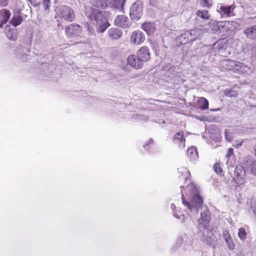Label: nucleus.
Masks as SVG:
<instances>
[{
  "mask_svg": "<svg viewBox=\"0 0 256 256\" xmlns=\"http://www.w3.org/2000/svg\"><path fill=\"white\" fill-rule=\"evenodd\" d=\"M125 2L126 0H108V6L113 9L122 10Z\"/></svg>",
  "mask_w": 256,
  "mask_h": 256,
  "instance_id": "nucleus-16",
  "label": "nucleus"
},
{
  "mask_svg": "<svg viewBox=\"0 0 256 256\" xmlns=\"http://www.w3.org/2000/svg\"><path fill=\"white\" fill-rule=\"evenodd\" d=\"M198 234L201 237L202 240L208 244L211 245L214 240L212 228L206 224L199 222L198 226Z\"/></svg>",
  "mask_w": 256,
  "mask_h": 256,
  "instance_id": "nucleus-4",
  "label": "nucleus"
},
{
  "mask_svg": "<svg viewBox=\"0 0 256 256\" xmlns=\"http://www.w3.org/2000/svg\"><path fill=\"white\" fill-rule=\"evenodd\" d=\"M162 74L168 78L169 81L174 84H178L180 82V73L176 70V67L171 64L168 63L162 68Z\"/></svg>",
  "mask_w": 256,
  "mask_h": 256,
  "instance_id": "nucleus-3",
  "label": "nucleus"
},
{
  "mask_svg": "<svg viewBox=\"0 0 256 256\" xmlns=\"http://www.w3.org/2000/svg\"><path fill=\"white\" fill-rule=\"evenodd\" d=\"M183 240V238L182 236H178L177 238L175 245L173 246L172 249L174 248V250H176V248L180 247V246H181V244H182Z\"/></svg>",
  "mask_w": 256,
  "mask_h": 256,
  "instance_id": "nucleus-38",
  "label": "nucleus"
},
{
  "mask_svg": "<svg viewBox=\"0 0 256 256\" xmlns=\"http://www.w3.org/2000/svg\"><path fill=\"white\" fill-rule=\"evenodd\" d=\"M89 17L92 20H95L96 30L99 33H103L110 26V24L104 15V12L94 10Z\"/></svg>",
  "mask_w": 256,
  "mask_h": 256,
  "instance_id": "nucleus-2",
  "label": "nucleus"
},
{
  "mask_svg": "<svg viewBox=\"0 0 256 256\" xmlns=\"http://www.w3.org/2000/svg\"><path fill=\"white\" fill-rule=\"evenodd\" d=\"M186 190L190 191L192 197L191 202L190 203V204H192V202L195 196L201 198L198 194V188H196V186L194 185L193 184H188L186 186Z\"/></svg>",
  "mask_w": 256,
  "mask_h": 256,
  "instance_id": "nucleus-25",
  "label": "nucleus"
},
{
  "mask_svg": "<svg viewBox=\"0 0 256 256\" xmlns=\"http://www.w3.org/2000/svg\"><path fill=\"white\" fill-rule=\"evenodd\" d=\"M245 174V170L242 166H237L235 168L234 176H232V178L233 181L236 183V186H240L244 184V178Z\"/></svg>",
  "mask_w": 256,
  "mask_h": 256,
  "instance_id": "nucleus-6",
  "label": "nucleus"
},
{
  "mask_svg": "<svg viewBox=\"0 0 256 256\" xmlns=\"http://www.w3.org/2000/svg\"><path fill=\"white\" fill-rule=\"evenodd\" d=\"M187 155L190 161H194L198 158V152L194 148H188L187 150Z\"/></svg>",
  "mask_w": 256,
  "mask_h": 256,
  "instance_id": "nucleus-27",
  "label": "nucleus"
},
{
  "mask_svg": "<svg viewBox=\"0 0 256 256\" xmlns=\"http://www.w3.org/2000/svg\"><path fill=\"white\" fill-rule=\"evenodd\" d=\"M236 6L234 4L230 6H221L218 11L222 14L225 15L227 16H230L231 15H234L233 14V11Z\"/></svg>",
  "mask_w": 256,
  "mask_h": 256,
  "instance_id": "nucleus-19",
  "label": "nucleus"
},
{
  "mask_svg": "<svg viewBox=\"0 0 256 256\" xmlns=\"http://www.w3.org/2000/svg\"><path fill=\"white\" fill-rule=\"evenodd\" d=\"M8 4V0H0V6H6Z\"/></svg>",
  "mask_w": 256,
  "mask_h": 256,
  "instance_id": "nucleus-45",
  "label": "nucleus"
},
{
  "mask_svg": "<svg viewBox=\"0 0 256 256\" xmlns=\"http://www.w3.org/2000/svg\"><path fill=\"white\" fill-rule=\"evenodd\" d=\"M144 4L140 0H137L134 3L130 10V16L131 19L134 21L138 20L143 14Z\"/></svg>",
  "mask_w": 256,
  "mask_h": 256,
  "instance_id": "nucleus-5",
  "label": "nucleus"
},
{
  "mask_svg": "<svg viewBox=\"0 0 256 256\" xmlns=\"http://www.w3.org/2000/svg\"><path fill=\"white\" fill-rule=\"evenodd\" d=\"M225 136H226V138L227 140H228V141H230V139H228V134H227V132H226Z\"/></svg>",
  "mask_w": 256,
  "mask_h": 256,
  "instance_id": "nucleus-51",
  "label": "nucleus"
},
{
  "mask_svg": "<svg viewBox=\"0 0 256 256\" xmlns=\"http://www.w3.org/2000/svg\"><path fill=\"white\" fill-rule=\"evenodd\" d=\"M242 64L231 60H224L220 62V65L226 70L234 69L239 70L242 68Z\"/></svg>",
  "mask_w": 256,
  "mask_h": 256,
  "instance_id": "nucleus-9",
  "label": "nucleus"
},
{
  "mask_svg": "<svg viewBox=\"0 0 256 256\" xmlns=\"http://www.w3.org/2000/svg\"><path fill=\"white\" fill-rule=\"evenodd\" d=\"M224 27L222 25H220L218 24H214L212 28V30L214 33H218L220 34L224 32Z\"/></svg>",
  "mask_w": 256,
  "mask_h": 256,
  "instance_id": "nucleus-30",
  "label": "nucleus"
},
{
  "mask_svg": "<svg viewBox=\"0 0 256 256\" xmlns=\"http://www.w3.org/2000/svg\"><path fill=\"white\" fill-rule=\"evenodd\" d=\"M145 40L144 34L140 30H136L131 35L130 40L136 44H140Z\"/></svg>",
  "mask_w": 256,
  "mask_h": 256,
  "instance_id": "nucleus-13",
  "label": "nucleus"
},
{
  "mask_svg": "<svg viewBox=\"0 0 256 256\" xmlns=\"http://www.w3.org/2000/svg\"><path fill=\"white\" fill-rule=\"evenodd\" d=\"M82 26L76 23H73L67 26L65 28V33L67 37L69 38L78 36L82 32Z\"/></svg>",
  "mask_w": 256,
  "mask_h": 256,
  "instance_id": "nucleus-7",
  "label": "nucleus"
},
{
  "mask_svg": "<svg viewBox=\"0 0 256 256\" xmlns=\"http://www.w3.org/2000/svg\"><path fill=\"white\" fill-rule=\"evenodd\" d=\"M11 13L6 9H2L0 10V28L3 27V25L7 23L10 18Z\"/></svg>",
  "mask_w": 256,
  "mask_h": 256,
  "instance_id": "nucleus-18",
  "label": "nucleus"
},
{
  "mask_svg": "<svg viewBox=\"0 0 256 256\" xmlns=\"http://www.w3.org/2000/svg\"><path fill=\"white\" fill-rule=\"evenodd\" d=\"M200 5L204 8H209L212 6V0H201Z\"/></svg>",
  "mask_w": 256,
  "mask_h": 256,
  "instance_id": "nucleus-36",
  "label": "nucleus"
},
{
  "mask_svg": "<svg viewBox=\"0 0 256 256\" xmlns=\"http://www.w3.org/2000/svg\"><path fill=\"white\" fill-rule=\"evenodd\" d=\"M173 216L177 218H181L182 220V219H184V216L180 212H178L176 210H174Z\"/></svg>",
  "mask_w": 256,
  "mask_h": 256,
  "instance_id": "nucleus-42",
  "label": "nucleus"
},
{
  "mask_svg": "<svg viewBox=\"0 0 256 256\" xmlns=\"http://www.w3.org/2000/svg\"><path fill=\"white\" fill-rule=\"evenodd\" d=\"M122 31L118 28H111L108 30V36L113 40L119 39L122 36Z\"/></svg>",
  "mask_w": 256,
  "mask_h": 256,
  "instance_id": "nucleus-23",
  "label": "nucleus"
},
{
  "mask_svg": "<svg viewBox=\"0 0 256 256\" xmlns=\"http://www.w3.org/2000/svg\"><path fill=\"white\" fill-rule=\"evenodd\" d=\"M6 36L9 40H16L17 39V30L16 28H11L10 25H7L4 30Z\"/></svg>",
  "mask_w": 256,
  "mask_h": 256,
  "instance_id": "nucleus-17",
  "label": "nucleus"
},
{
  "mask_svg": "<svg viewBox=\"0 0 256 256\" xmlns=\"http://www.w3.org/2000/svg\"><path fill=\"white\" fill-rule=\"evenodd\" d=\"M31 42H32V40H30V38H28V44H26V46L28 47L30 46H31Z\"/></svg>",
  "mask_w": 256,
  "mask_h": 256,
  "instance_id": "nucleus-49",
  "label": "nucleus"
},
{
  "mask_svg": "<svg viewBox=\"0 0 256 256\" xmlns=\"http://www.w3.org/2000/svg\"><path fill=\"white\" fill-rule=\"evenodd\" d=\"M246 166L248 170H250L252 174L256 176V160L247 162Z\"/></svg>",
  "mask_w": 256,
  "mask_h": 256,
  "instance_id": "nucleus-28",
  "label": "nucleus"
},
{
  "mask_svg": "<svg viewBox=\"0 0 256 256\" xmlns=\"http://www.w3.org/2000/svg\"><path fill=\"white\" fill-rule=\"evenodd\" d=\"M242 143L243 140H236L234 143L233 146H234L236 148H238L242 145Z\"/></svg>",
  "mask_w": 256,
  "mask_h": 256,
  "instance_id": "nucleus-43",
  "label": "nucleus"
},
{
  "mask_svg": "<svg viewBox=\"0 0 256 256\" xmlns=\"http://www.w3.org/2000/svg\"><path fill=\"white\" fill-rule=\"evenodd\" d=\"M180 169L178 168V172H182V176H184V178L185 180V181H187L188 179L189 176H190V174L189 171H188L186 169H184L183 171H180Z\"/></svg>",
  "mask_w": 256,
  "mask_h": 256,
  "instance_id": "nucleus-37",
  "label": "nucleus"
},
{
  "mask_svg": "<svg viewBox=\"0 0 256 256\" xmlns=\"http://www.w3.org/2000/svg\"><path fill=\"white\" fill-rule=\"evenodd\" d=\"M182 222L184 223L186 227L188 229H192L194 226V222L191 220L190 218L188 217L185 218L184 219H182Z\"/></svg>",
  "mask_w": 256,
  "mask_h": 256,
  "instance_id": "nucleus-33",
  "label": "nucleus"
},
{
  "mask_svg": "<svg viewBox=\"0 0 256 256\" xmlns=\"http://www.w3.org/2000/svg\"><path fill=\"white\" fill-rule=\"evenodd\" d=\"M114 23L116 26L122 28H127L130 26L129 18L124 15L117 16L114 19Z\"/></svg>",
  "mask_w": 256,
  "mask_h": 256,
  "instance_id": "nucleus-10",
  "label": "nucleus"
},
{
  "mask_svg": "<svg viewBox=\"0 0 256 256\" xmlns=\"http://www.w3.org/2000/svg\"><path fill=\"white\" fill-rule=\"evenodd\" d=\"M209 49L211 48L212 50L214 51V52H216L217 50H219L220 48V44L219 42H216L212 45H209L208 46Z\"/></svg>",
  "mask_w": 256,
  "mask_h": 256,
  "instance_id": "nucleus-41",
  "label": "nucleus"
},
{
  "mask_svg": "<svg viewBox=\"0 0 256 256\" xmlns=\"http://www.w3.org/2000/svg\"><path fill=\"white\" fill-rule=\"evenodd\" d=\"M108 0H90V3L93 6L102 9H106L108 7Z\"/></svg>",
  "mask_w": 256,
  "mask_h": 256,
  "instance_id": "nucleus-22",
  "label": "nucleus"
},
{
  "mask_svg": "<svg viewBox=\"0 0 256 256\" xmlns=\"http://www.w3.org/2000/svg\"><path fill=\"white\" fill-rule=\"evenodd\" d=\"M243 32L248 38L255 40L256 38V25L246 28Z\"/></svg>",
  "mask_w": 256,
  "mask_h": 256,
  "instance_id": "nucleus-21",
  "label": "nucleus"
},
{
  "mask_svg": "<svg viewBox=\"0 0 256 256\" xmlns=\"http://www.w3.org/2000/svg\"><path fill=\"white\" fill-rule=\"evenodd\" d=\"M40 4V2H38V3L37 6H38V5H39V4Z\"/></svg>",
  "mask_w": 256,
  "mask_h": 256,
  "instance_id": "nucleus-55",
  "label": "nucleus"
},
{
  "mask_svg": "<svg viewBox=\"0 0 256 256\" xmlns=\"http://www.w3.org/2000/svg\"><path fill=\"white\" fill-rule=\"evenodd\" d=\"M223 236L224 238V240L226 243L229 249L232 250L234 248V246L232 242L231 237L230 236L228 231L224 230L223 232Z\"/></svg>",
  "mask_w": 256,
  "mask_h": 256,
  "instance_id": "nucleus-26",
  "label": "nucleus"
},
{
  "mask_svg": "<svg viewBox=\"0 0 256 256\" xmlns=\"http://www.w3.org/2000/svg\"><path fill=\"white\" fill-rule=\"evenodd\" d=\"M225 94L228 97H234L236 98L238 95V92L237 91L234 90V89H227L225 90L224 92Z\"/></svg>",
  "mask_w": 256,
  "mask_h": 256,
  "instance_id": "nucleus-34",
  "label": "nucleus"
},
{
  "mask_svg": "<svg viewBox=\"0 0 256 256\" xmlns=\"http://www.w3.org/2000/svg\"><path fill=\"white\" fill-rule=\"evenodd\" d=\"M252 54L256 58V46L252 47Z\"/></svg>",
  "mask_w": 256,
  "mask_h": 256,
  "instance_id": "nucleus-48",
  "label": "nucleus"
},
{
  "mask_svg": "<svg viewBox=\"0 0 256 256\" xmlns=\"http://www.w3.org/2000/svg\"><path fill=\"white\" fill-rule=\"evenodd\" d=\"M171 208H174V210L176 208V206L174 204H172Z\"/></svg>",
  "mask_w": 256,
  "mask_h": 256,
  "instance_id": "nucleus-53",
  "label": "nucleus"
},
{
  "mask_svg": "<svg viewBox=\"0 0 256 256\" xmlns=\"http://www.w3.org/2000/svg\"><path fill=\"white\" fill-rule=\"evenodd\" d=\"M26 51L27 52H30V49L29 48H26Z\"/></svg>",
  "mask_w": 256,
  "mask_h": 256,
  "instance_id": "nucleus-52",
  "label": "nucleus"
},
{
  "mask_svg": "<svg viewBox=\"0 0 256 256\" xmlns=\"http://www.w3.org/2000/svg\"><path fill=\"white\" fill-rule=\"evenodd\" d=\"M181 193L183 204L187 206L191 211H194L196 213L200 212L202 220L206 224H208L210 222L211 217L207 206L202 204L203 200L202 198L195 196L192 204H190V203L184 199L182 191H181Z\"/></svg>",
  "mask_w": 256,
  "mask_h": 256,
  "instance_id": "nucleus-1",
  "label": "nucleus"
},
{
  "mask_svg": "<svg viewBox=\"0 0 256 256\" xmlns=\"http://www.w3.org/2000/svg\"><path fill=\"white\" fill-rule=\"evenodd\" d=\"M233 154V149L232 148H229L226 154V157L228 158Z\"/></svg>",
  "mask_w": 256,
  "mask_h": 256,
  "instance_id": "nucleus-46",
  "label": "nucleus"
},
{
  "mask_svg": "<svg viewBox=\"0 0 256 256\" xmlns=\"http://www.w3.org/2000/svg\"><path fill=\"white\" fill-rule=\"evenodd\" d=\"M250 208L254 213H256V202H253L252 201L250 200Z\"/></svg>",
  "mask_w": 256,
  "mask_h": 256,
  "instance_id": "nucleus-44",
  "label": "nucleus"
},
{
  "mask_svg": "<svg viewBox=\"0 0 256 256\" xmlns=\"http://www.w3.org/2000/svg\"><path fill=\"white\" fill-rule=\"evenodd\" d=\"M141 117H142V116H140L139 118H140Z\"/></svg>",
  "mask_w": 256,
  "mask_h": 256,
  "instance_id": "nucleus-56",
  "label": "nucleus"
},
{
  "mask_svg": "<svg viewBox=\"0 0 256 256\" xmlns=\"http://www.w3.org/2000/svg\"><path fill=\"white\" fill-rule=\"evenodd\" d=\"M142 28L149 36L154 34L156 28L154 24L150 22H144Z\"/></svg>",
  "mask_w": 256,
  "mask_h": 256,
  "instance_id": "nucleus-24",
  "label": "nucleus"
},
{
  "mask_svg": "<svg viewBox=\"0 0 256 256\" xmlns=\"http://www.w3.org/2000/svg\"><path fill=\"white\" fill-rule=\"evenodd\" d=\"M42 4L44 6V10H48L51 4L50 0H42Z\"/></svg>",
  "mask_w": 256,
  "mask_h": 256,
  "instance_id": "nucleus-39",
  "label": "nucleus"
},
{
  "mask_svg": "<svg viewBox=\"0 0 256 256\" xmlns=\"http://www.w3.org/2000/svg\"><path fill=\"white\" fill-rule=\"evenodd\" d=\"M214 172L218 174L221 175L222 172V169L218 164H216L214 166Z\"/></svg>",
  "mask_w": 256,
  "mask_h": 256,
  "instance_id": "nucleus-40",
  "label": "nucleus"
},
{
  "mask_svg": "<svg viewBox=\"0 0 256 256\" xmlns=\"http://www.w3.org/2000/svg\"><path fill=\"white\" fill-rule=\"evenodd\" d=\"M128 64L135 69H139L142 67L143 62L139 58L138 55H130L127 59Z\"/></svg>",
  "mask_w": 256,
  "mask_h": 256,
  "instance_id": "nucleus-11",
  "label": "nucleus"
},
{
  "mask_svg": "<svg viewBox=\"0 0 256 256\" xmlns=\"http://www.w3.org/2000/svg\"><path fill=\"white\" fill-rule=\"evenodd\" d=\"M23 20L24 18L22 14L20 12H14L12 18L9 21V23L16 28L20 25Z\"/></svg>",
  "mask_w": 256,
  "mask_h": 256,
  "instance_id": "nucleus-15",
  "label": "nucleus"
},
{
  "mask_svg": "<svg viewBox=\"0 0 256 256\" xmlns=\"http://www.w3.org/2000/svg\"><path fill=\"white\" fill-rule=\"evenodd\" d=\"M60 12L61 16L66 21L72 22L75 18L74 11L67 6H60Z\"/></svg>",
  "mask_w": 256,
  "mask_h": 256,
  "instance_id": "nucleus-8",
  "label": "nucleus"
},
{
  "mask_svg": "<svg viewBox=\"0 0 256 256\" xmlns=\"http://www.w3.org/2000/svg\"><path fill=\"white\" fill-rule=\"evenodd\" d=\"M196 15L204 20H208L210 18L208 12L206 10H198L196 12Z\"/></svg>",
  "mask_w": 256,
  "mask_h": 256,
  "instance_id": "nucleus-31",
  "label": "nucleus"
},
{
  "mask_svg": "<svg viewBox=\"0 0 256 256\" xmlns=\"http://www.w3.org/2000/svg\"><path fill=\"white\" fill-rule=\"evenodd\" d=\"M238 235L240 238L242 240H246V230L244 228H239L238 232Z\"/></svg>",
  "mask_w": 256,
  "mask_h": 256,
  "instance_id": "nucleus-35",
  "label": "nucleus"
},
{
  "mask_svg": "<svg viewBox=\"0 0 256 256\" xmlns=\"http://www.w3.org/2000/svg\"><path fill=\"white\" fill-rule=\"evenodd\" d=\"M173 142L178 144L180 148H184L185 146L186 140L184 138V132L182 131L176 132L174 136Z\"/></svg>",
  "mask_w": 256,
  "mask_h": 256,
  "instance_id": "nucleus-14",
  "label": "nucleus"
},
{
  "mask_svg": "<svg viewBox=\"0 0 256 256\" xmlns=\"http://www.w3.org/2000/svg\"><path fill=\"white\" fill-rule=\"evenodd\" d=\"M154 0H150V4H152V1H154Z\"/></svg>",
  "mask_w": 256,
  "mask_h": 256,
  "instance_id": "nucleus-54",
  "label": "nucleus"
},
{
  "mask_svg": "<svg viewBox=\"0 0 256 256\" xmlns=\"http://www.w3.org/2000/svg\"><path fill=\"white\" fill-rule=\"evenodd\" d=\"M153 142L152 141V139H150L149 140V142H148V144H146L144 146V147L145 148L146 146L148 144H150L151 142Z\"/></svg>",
  "mask_w": 256,
  "mask_h": 256,
  "instance_id": "nucleus-50",
  "label": "nucleus"
},
{
  "mask_svg": "<svg viewBox=\"0 0 256 256\" xmlns=\"http://www.w3.org/2000/svg\"><path fill=\"white\" fill-rule=\"evenodd\" d=\"M198 104L202 110H206L208 108V102L204 97H201L198 99Z\"/></svg>",
  "mask_w": 256,
  "mask_h": 256,
  "instance_id": "nucleus-29",
  "label": "nucleus"
},
{
  "mask_svg": "<svg viewBox=\"0 0 256 256\" xmlns=\"http://www.w3.org/2000/svg\"><path fill=\"white\" fill-rule=\"evenodd\" d=\"M178 40H180L182 44H184L190 42L188 32H186L184 34L178 37Z\"/></svg>",
  "mask_w": 256,
  "mask_h": 256,
  "instance_id": "nucleus-32",
  "label": "nucleus"
},
{
  "mask_svg": "<svg viewBox=\"0 0 256 256\" xmlns=\"http://www.w3.org/2000/svg\"><path fill=\"white\" fill-rule=\"evenodd\" d=\"M188 35L189 36L190 42H193L197 40H200L202 36L200 30L198 28L194 30H190L188 31Z\"/></svg>",
  "mask_w": 256,
  "mask_h": 256,
  "instance_id": "nucleus-20",
  "label": "nucleus"
},
{
  "mask_svg": "<svg viewBox=\"0 0 256 256\" xmlns=\"http://www.w3.org/2000/svg\"><path fill=\"white\" fill-rule=\"evenodd\" d=\"M34 42H36V45L38 46L39 48H40L41 46H40V43H42V40H40V38H38L37 40H34Z\"/></svg>",
  "mask_w": 256,
  "mask_h": 256,
  "instance_id": "nucleus-47",
  "label": "nucleus"
},
{
  "mask_svg": "<svg viewBox=\"0 0 256 256\" xmlns=\"http://www.w3.org/2000/svg\"><path fill=\"white\" fill-rule=\"evenodd\" d=\"M137 55L143 63L148 62L150 58L149 48L147 46L142 47L137 52Z\"/></svg>",
  "mask_w": 256,
  "mask_h": 256,
  "instance_id": "nucleus-12",
  "label": "nucleus"
}]
</instances>
